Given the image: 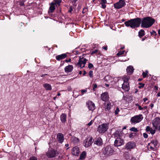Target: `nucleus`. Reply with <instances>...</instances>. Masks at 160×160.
Here are the masks:
<instances>
[{"mask_svg": "<svg viewBox=\"0 0 160 160\" xmlns=\"http://www.w3.org/2000/svg\"><path fill=\"white\" fill-rule=\"evenodd\" d=\"M72 9L71 8H69V10L68 11V12H71L72 11Z\"/></svg>", "mask_w": 160, "mask_h": 160, "instance_id": "nucleus-52", "label": "nucleus"}, {"mask_svg": "<svg viewBox=\"0 0 160 160\" xmlns=\"http://www.w3.org/2000/svg\"><path fill=\"white\" fill-rule=\"evenodd\" d=\"M65 146L66 147H68V148H66V150H68L69 148V144H66L65 145Z\"/></svg>", "mask_w": 160, "mask_h": 160, "instance_id": "nucleus-46", "label": "nucleus"}, {"mask_svg": "<svg viewBox=\"0 0 160 160\" xmlns=\"http://www.w3.org/2000/svg\"><path fill=\"white\" fill-rule=\"evenodd\" d=\"M65 61L66 62H69L71 61V59L70 58L68 60L66 59Z\"/></svg>", "mask_w": 160, "mask_h": 160, "instance_id": "nucleus-50", "label": "nucleus"}, {"mask_svg": "<svg viewBox=\"0 0 160 160\" xmlns=\"http://www.w3.org/2000/svg\"><path fill=\"white\" fill-rule=\"evenodd\" d=\"M43 87L47 90H52L51 85L48 83H45L43 85Z\"/></svg>", "mask_w": 160, "mask_h": 160, "instance_id": "nucleus-27", "label": "nucleus"}, {"mask_svg": "<svg viewBox=\"0 0 160 160\" xmlns=\"http://www.w3.org/2000/svg\"><path fill=\"white\" fill-rule=\"evenodd\" d=\"M57 139L59 143H62L64 139L63 134L61 133H58L57 136Z\"/></svg>", "mask_w": 160, "mask_h": 160, "instance_id": "nucleus-14", "label": "nucleus"}, {"mask_svg": "<svg viewBox=\"0 0 160 160\" xmlns=\"http://www.w3.org/2000/svg\"><path fill=\"white\" fill-rule=\"evenodd\" d=\"M93 91H95V89L97 88V85L96 84H93Z\"/></svg>", "mask_w": 160, "mask_h": 160, "instance_id": "nucleus-38", "label": "nucleus"}, {"mask_svg": "<svg viewBox=\"0 0 160 160\" xmlns=\"http://www.w3.org/2000/svg\"><path fill=\"white\" fill-rule=\"evenodd\" d=\"M142 75H143V78H145L147 76V73L145 72H142Z\"/></svg>", "mask_w": 160, "mask_h": 160, "instance_id": "nucleus-41", "label": "nucleus"}, {"mask_svg": "<svg viewBox=\"0 0 160 160\" xmlns=\"http://www.w3.org/2000/svg\"><path fill=\"white\" fill-rule=\"evenodd\" d=\"M126 5L125 0H119L118 2L114 4V7L116 9H120Z\"/></svg>", "mask_w": 160, "mask_h": 160, "instance_id": "nucleus-8", "label": "nucleus"}, {"mask_svg": "<svg viewBox=\"0 0 160 160\" xmlns=\"http://www.w3.org/2000/svg\"><path fill=\"white\" fill-rule=\"evenodd\" d=\"M124 141L122 139L117 138L115 141L114 145L116 147L121 146L124 144Z\"/></svg>", "mask_w": 160, "mask_h": 160, "instance_id": "nucleus-13", "label": "nucleus"}, {"mask_svg": "<svg viewBox=\"0 0 160 160\" xmlns=\"http://www.w3.org/2000/svg\"><path fill=\"white\" fill-rule=\"evenodd\" d=\"M148 135L147 133H143V136L145 138H148Z\"/></svg>", "mask_w": 160, "mask_h": 160, "instance_id": "nucleus-44", "label": "nucleus"}, {"mask_svg": "<svg viewBox=\"0 0 160 160\" xmlns=\"http://www.w3.org/2000/svg\"><path fill=\"white\" fill-rule=\"evenodd\" d=\"M147 108V106H145L143 108V110H145V109H146Z\"/></svg>", "mask_w": 160, "mask_h": 160, "instance_id": "nucleus-58", "label": "nucleus"}, {"mask_svg": "<svg viewBox=\"0 0 160 160\" xmlns=\"http://www.w3.org/2000/svg\"><path fill=\"white\" fill-rule=\"evenodd\" d=\"M150 106L151 108H152L154 106V104L153 103H151L150 104Z\"/></svg>", "mask_w": 160, "mask_h": 160, "instance_id": "nucleus-56", "label": "nucleus"}, {"mask_svg": "<svg viewBox=\"0 0 160 160\" xmlns=\"http://www.w3.org/2000/svg\"><path fill=\"white\" fill-rule=\"evenodd\" d=\"M89 75L90 78H92L93 76V71H90L89 72Z\"/></svg>", "mask_w": 160, "mask_h": 160, "instance_id": "nucleus-36", "label": "nucleus"}, {"mask_svg": "<svg viewBox=\"0 0 160 160\" xmlns=\"http://www.w3.org/2000/svg\"><path fill=\"white\" fill-rule=\"evenodd\" d=\"M147 100H148V99L146 98H144L143 99V100L144 102H146Z\"/></svg>", "mask_w": 160, "mask_h": 160, "instance_id": "nucleus-55", "label": "nucleus"}, {"mask_svg": "<svg viewBox=\"0 0 160 160\" xmlns=\"http://www.w3.org/2000/svg\"><path fill=\"white\" fill-rule=\"evenodd\" d=\"M60 120L63 123H65L66 121L67 115L65 113H62L60 116Z\"/></svg>", "mask_w": 160, "mask_h": 160, "instance_id": "nucleus-24", "label": "nucleus"}, {"mask_svg": "<svg viewBox=\"0 0 160 160\" xmlns=\"http://www.w3.org/2000/svg\"><path fill=\"white\" fill-rule=\"evenodd\" d=\"M139 84L140 85V86L139 87V88L144 87L145 85L144 84L142 83H140Z\"/></svg>", "mask_w": 160, "mask_h": 160, "instance_id": "nucleus-42", "label": "nucleus"}, {"mask_svg": "<svg viewBox=\"0 0 160 160\" xmlns=\"http://www.w3.org/2000/svg\"><path fill=\"white\" fill-rule=\"evenodd\" d=\"M92 121H91L90 122H89L88 124V126H91L92 124Z\"/></svg>", "mask_w": 160, "mask_h": 160, "instance_id": "nucleus-47", "label": "nucleus"}, {"mask_svg": "<svg viewBox=\"0 0 160 160\" xmlns=\"http://www.w3.org/2000/svg\"><path fill=\"white\" fill-rule=\"evenodd\" d=\"M145 38H142V41H144L145 40Z\"/></svg>", "mask_w": 160, "mask_h": 160, "instance_id": "nucleus-61", "label": "nucleus"}, {"mask_svg": "<svg viewBox=\"0 0 160 160\" xmlns=\"http://www.w3.org/2000/svg\"><path fill=\"white\" fill-rule=\"evenodd\" d=\"M87 60L84 58L79 57V59L78 62L77 63V65L80 67L81 68H82L85 66Z\"/></svg>", "mask_w": 160, "mask_h": 160, "instance_id": "nucleus-10", "label": "nucleus"}, {"mask_svg": "<svg viewBox=\"0 0 160 160\" xmlns=\"http://www.w3.org/2000/svg\"><path fill=\"white\" fill-rule=\"evenodd\" d=\"M73 69V67L72 65H68L65 68V71L66 72H70Z\"/></svg>", "mask_w": 160, "mask_h": 160, "instance_id": "nucleus-25", "label": "nucleus"}, {"mask_svg": "<svg viewBox=\"0 0 160 160\" xmlns=\"http://www.w3.org/2000/svg\"><path fill=\"white\" fill-rule=\"evenodd\" d=\"M129 78L128 77H125L123 78L122 80L123 81V82H128V81L129 80Z\"/></svg>", "mask_w": 160, "mask_h": 160, "instance_id": "nucleus-31", "label": "nucleus"}, {"mask_svg": "<svg viewBox=\"0 0 160 160\" xmlns=\"http://www.w3.org/2000/svg\"><path fill=\"white\" fill-rule=\"evenodd\" d=\"M98 52V50H97V49L95 50L92 51H91V54L92 55L93 54H94L97 53Z\"/></svg>", "mask_w": 160, "mask_h": 160, "instance_id": "nucleus-34", "label": "nucleus"}, {"mask_svg": "<svg viewBox=\"0 0 160 160\" xmlns=\"http://www.w3.org/2000/svg\"><path fill=\"white\" fill-rule=\"evenodd\" d=\"M61 2V1L60 0H55V3L56 4H58L59 5L60 3Z\"/></svg>", "mask_w": 160, "mask_h": 160, "instance_id": "nucleus-35", "label": "nucleus"}, {"mask_svg": "<svg viewBox=\"0 0 160 160\" xmlns=\"http://www.w3.org/2000/svg\"><path fill=\"white\" fill-rule=\"evenodd\" d=\"M79 142V139L76 137H72L71 138V142L74 145L78 144Z\"/></svg>", "mask_w": 160, "mask_h": 160, "instance_id": "nucleus-20", "label": "nucleus"}, {"mask_svg": "<svg viewBox=\"0 0 160 160\" xmlns=\"http://www.w3.org/2000/svg\"><path fill=\"white\" fill-rule=\"evenodd\" d=\"M150 33L152 35L156 34V32L154 31H152V32H151Z\"/></svg>", "mask_w": 160, "mask_h": 160, "instance_id": "nucleus-48", "label": "nucleus"}, {"mask_svg": "<svg viewBox=\"0 0 160 160\" xmlns=\"http://www.w3.org/2000/svg\"><path fill=\"white\" fill-rule=\"evenodd\" d=\"M158 34L159 35H160V29H159V30H158Z\"/></svg>", "mask_w": 160, "mask_h": 160, "instance_id": "nucleus-60", "label": "nucleus"}, {"mask_svg": "<svg viewBox=\"0 0 160 160\" xmlns=\"http://www.w3.org/2000/svg\"><path fill=\"white\" fill-rule=\"evenodd\" d=\"M124 51H120L118 52V53L117 54V55L119 56L120 55H122L123 54L124 52Z\"/></svg>", "mask_w": 160, "mask_h": 160, "instance_id": "nucleus-33", "label": "nucleus"}, {"mask_svg": "<svg viewBox=\"0 0 160 160\" xmlns=\"http://www.w3.org/2000/svg\"><path fill=\"white\" fill-rule=\"evenodd\" d=\"M86 104L89 110L93 111L95 109V104L93 102L91 101H88L87 102Z\"/></svg>", "mask_w": 160, "mask_h": 160, "instance_id": "nucleus-15", "label": "nucleus"}, {"mask_svg": "<svg viewBox=\"0 0 160 160\" xmlns=\"http://www.w3.org/2000/svg\"><path fill=\"white\" fill-rule=\"evenodd\" d=\"M86 73H87L85 71H83V76H85V75H86Z\"/></svg>", "mask_w": 160, "mask_h": 160, "instance_id": "nucleus-54", "label": "nucleus"}, {"mask_svg": "<svg viewBox=\"0 0 160 160\" xmlns=\"http://www.w3.org/2000/svg\"><path fill=\"white\" fill-rule=\"evenodd\" d=\"M67 56L66 54H62L57 56L56 57V59L58 61H60L66 58Z\"/></svg>", "mask_w": 160, "mask_h": 160, "instance_id": "nucleus-22", "label": "nucleus"}, {"mask_svg": "<svg viewBox=\"0 0 160 160\" xmlns=\"http://www.w3.org/2000/svg\"><path fill=\"white\" fill-rule=\"evenodd\" d=\"M101 99L104 101H106L108 100V95L107 92H104L102 93L101 95Z\"/></svg>", "mask_w": 160, "mask_h": 160, "instance_id": "nucleus-19", "label": "nucleus"}, {"mask_svg": "<svg viewBox=\"0 0 160 160\" xmlns=\"http://www.w3.org/2000/svg\"><path fill=\"white\" fill-rule=\"evenodd\" d=\"M138 109L140 110H143V108L141 106H138Z\"/></svg>", "mask_w": 160, "mask_h": 160, "instance_id": "nucleus-49", "label": "nucleus"}, {"mask_svg": "<svg viewBox=\"0 0 160 160\" xmlns=\"http://www.w3.org/2000/svg\"><path fill=\"white\" fill-rule=\"evenodd\" d=\"M101 2L100 3L101 4H102V3L105 4L107 3V1L106 0H101Z\"/></svg>", "mask_w": 160, "mask_h": 160, "instance_id": "nucleus-43", "label": "nucleus"}, {"mask_svg": "<svg viewBox=\"0 0 160 160\" xmlns=\"http://www.w3.org/2000/svg\"><path fill=\"white\" fill-rule=\"evenodd\" d=\"M56 6V5L55 4V3H54L53 2H52L51 3L49 8L48 12L52 13L53 12L55 9Z\"/></svg>", "mask_w": 160, "mask_h": 160, "instance_id": "nucleus-21", "label": "nucleus"}, {"mask_svg": "<svg viewBox=\"0 0 160 160\" xmlns=\"http://www.w3.org/2000/svg\"><path fill=\"white\" fill-rule=\"evenodd\" d=\"M111 104L110 102H108L105 108V110L106 111H109L111 108Z\"/></svg>", "mask_w": 160, "mask_h": 160, "instance_id": "nucleus-28", "label": "nucleus"}, {"mask_svg": "<svg viewBox=\"0 0 160 160\" xmlns=\"http://www.w3.org/2000/svg\"><path fill=\"white\" fill-rule=\"evenodd\" d=\"M93 140L92 138H88L84 141V146L86 148L88 147L92 144Z\"/></svg>", "mask_w": 160, "mask_h": 160, "instance_id": "nucleus-11", "label": "nucleus"}, {"mask_svg": "<svg viewBox=\"0 0 160 160\" xmlns=\"http://www.w3.org/2000/svg\"><path fill=\"white\" fill-rule=\"evenodd\" d=\"M108 128V124L104 123L98 127V131L99 133H103L107 131Z\"/></svg>", "mask_w": 160, "mask_h": 160, "instance_id": "nucleus-7", "label": "nucleus"}, {"mask_svg": "<svg viewBox=\"0 0 160 160\" xmlns=\"http://www.w3.org/2000/svg\"><path fill=\"white\" fill-rule=\"evenodd\" d=\"M93 64L91 63H89L88 64V67L89 69H91L93 67Z\"/></svg>", "mask_w": 160, "mask_h": 160, "instance_id": "nucleus-39", "label": "nucleus"}, {"mask_svg": "<svg viewBox=\"0 0 160 160\" xmlns=\"http://www.w3.org/2000/svg\"><path fill=\"white\" fill-rule=\"evenodd\" d=\"M141 22V18H138L125 22L124 24L127 27H130L132 28H135L139 27Z\"/></svg>", "mask_w": 160, "mask_h": 160, "instance_id": "nucleus-1", "label": "nucleus"}, {"mask_svg": "<svg viewBox=\"0 0 160 160\" xmlns=\"http://www.w3.org/2000/svg\"><path fill=\"white\" fill-rule=\"evenodd\" d=\"M143 118V116L142 114L135 115L131 118L130 122L132 123L135 124L140 122Z\"/></svg>", "mask_w": 160, "mask_h": 160, "instance_id": "nucleus-5", "label": "nucleus"}, {"mask_svg": "<svg viewBox=\"0 0 160 160\" xmlns=\"http://www.w3.org/2000/svg\"><path fill=\"white\" fill-rule=\"evenodd\" d=\"M48 74H42L41 75V77H43L44 76H48Z\"/></svg>", "mask_w": 160, "mask_h": 160, "instance_id": "nucleus-51", "label": "nucleus"}, {"mask_svg": "<svg viewBox=\"0 0 160 160\" xmlns=\"http://www.w3.org/2000/svg\"><path fill=\"white\" fill-rule=\"evenodd\" d=\"M127 72L129 75H131L133 72L134 69L133 67L131 66H129L127 68Z\"/></svg>", "mask_w": 160, "mask_h": 160, "instance_id": "nucleus-23", "label": "nucleus"}, {"mask_svg": "<svg viewBox=\"0 0 160 160\" xmlns=\"http://www.w3.org/2000/svg\"><path fill=\"white\" fill-rule=\"evenodd\" d=\"M145 35L144 31L142 30L141 29L138 32V36L140 38H141L142 36Z\"/></svg>", "mask_w": 160, "mask_h": 160, "instance_id": "nucleus-30", "label": "nucleus"}, {"mask_svg": "<svg viewBox=\"0 0 160 160\" xmlns=\"http://www.w3.org/2000/svg\"><path fill=\"white\" fill-rule=\"evenodd\" d=\"M87 92V89H86L84 90L82 89L81 90V95H83L84 94V93L86 92Z\"/></svg>", "mask_w": 160, "mask_h": 160, "instance_id": "nucleus-37", "label": "nucleus"}, {"mask_svg": "<svg viewBox=\"0 0 160 160\" xmlns=\"http://www.w3.org/2000/svg\"><path fill=\"white\" fill-rule=\"evenodd\" d=\"M135 147V144L133 142H128L126 145V148L127 149H130L134 148Z\"/></svg>", "mask_w": 160, "mask_h": 160, "instance_id": "nucleus-16", "label": "nucleus"}, {"mask_svg": "<svg viewBox=\"0 0 160 160\" xmlns=\"http://www.w3.org/2000/svg\"><path fill=\"white\" fill-rule=\"evenodd\" d=\"M94 143L98 146H101L103 144L102 140L101 138L98 137L95 140Z\"/></svg>", "mask_w": 160, "mask_h": 160, "instance_id": "nucleus-18", "label": "nucleus"}, {"mask_svg": "<svg viewBox=\"0 0 160 160\" xmlns=\"http://www.w3.org/2000/svg\"><path fill=\"white\" fill-rule=\"evenodd\" d=\"M154 88H156V89L157 90H158V87H157L156 86H154Z\"/></svg>", "mask_w": 160, "mask_h": 160, "instance_id": "nucleus-59", "label": "nucleus"}, {"mask_svg": "<svg viewBox=\"0 0 160 160\" xmlns=\"http://www.w3.org/2000/svg\"><path fill=\"white\" fill-rule=\"evenodd\" d=\"M146 130L147 132H150V133L152 135L154 134L156 132L155 130L152 129V128L149 126H148L146 127Z\"/></svg>", "mask_w": 160, "mask_h": 160, "instance_id": "nucleus-26", "label": "nucleus"}, {"mask_svg": "<svg viewBox=\"0 0 160 160\" xmlns=\"http://www.w3.org/2000/svg\"><path fill=\"white\" fill-rule=\"evenodd\" d=\"M157 96L158 97H160V92L157 94Z\"/></svg>", "mask_w": 160, "mask_h": 160, "instance_id": "nucleus-57", "label": "nucleus"}, {"mask_svg": "<svg viewBox=\"0 0 160 160\" xmlns=\"http://www.w3.org/2000/svg\"><path fill=\"white\" fill-rule=\"evenodd\" d=\"M82 74V72L81 71H80L79 72V74L80 75H81Z\"/></svg>", "mask_w": 160, "mask_h": 160, "instance_id": "nucleus-63", "label": "nucleus"}, {"mask_svg": "<svg viewBox=\"0 0 160 160\" xmlns=\"http://www.w3.org/2000/svg\"><path fill=\"white\" fill-rule=\"evenodd\" d=\"M130 130L135 132H137L138 131V129L135 127H132L130 128Z\"/></svg>", "mask_w": 160, "mask_h": 160, "instance_id": "nucleus-32", "label": "nucleus"}, {"mask_svg": "<svg viewBox=\"0 0 160 160\" xmlns=\"http://www.w3.org/2000/svg\"><path fill=\"white\" fill-rule=\"evenodd\" d=\"M119 111V109L118 108H117L115 111V114L116 115L118 114Z\"/></svg>", "mask_w": 160, "mask_h": 160, "instance_id": "nucleus-40", "label": "nucleus"}, {"mask_svg": "<svg viewBox=\"0 0 160 160\" xmlns=\"http://www.w3.org/2000/svg\"><path fill=\"white\" fill-rule=\"evenodd\" d=\"M105 4L102 3V8H105L106 7V5Z\"/></svg>", "mask_w": 160, "mask_h": 160, "instance_id": "nucleus-45", "label": "nucleus"}, {"mask_svg": "<svg viewBox=\"0 0 160 160\" xmlns=\"http://www.w3.org/2000/svg\"><path fill=\"white\" fill-rule=\"evenodd\" d=\"M60 94H60V93H58V95H58V96H60Z\"/></svg>", "mask_w": 160, "mask_h": 160, "instance_id": "nucleus-64", "label": "nucleus"}, {"mask_svg": "<svg viewBox=\"0 0 160 160\" xmlns=\"http://www.w3.org/2000/svg\"><path fill=\"white\" fill-rule=\"evenodd\" d=\"M114 152L113 147L108 145L103 150V153L106 157L112 155Z\"/></svg>", "mask_w": 160, "mask_h": 160, "instance_id": "nucleus-4", "label": "nucleus"}, {"mask_svg": "<svg viewBox=\"0 0 160 160\" xmlns=\"http://www.w3.org/2000/svg\"><path fill=\"white\" fill-rule=\"evenodd\" d=\"M158 145V142L156 139L152 140L147 145V148L149 151H155L157 148Z\"/></svg>", "mask_w": 160, "mask_h": 160, "instance_id": "nucleus-3", "label": "nucleus"}, {"mask_svg": "<svg viewBox=\"0 0 160 160\" xmlns=\"http://www.w3.org/2000/svg\"><path fill=\"white\" fill-rule=\"evenodd\" d=\"M122 88L125 91H128L130 89L129 83L126 82H123L122 84Z\"/></svg>", "mask_w": 160, "mask_h": 160, "instance_id": "nucleus-17", "label": "nucleus"}, {"mask_svg": "<svg viewBox=\"0 0 160 160\" xmlns=\"http://www.w3.org/2000/svg\"><path fill=\"white\" fill-rule=\"evenodd\" d=\"M152 123L154 128L160 131V118H156L153 120Z\"/></svg>", "mask_w": 160, "mask_h": 160, "instance_id": "nucleus-6", "label": "nucleus"}, {"mask_svg": "<svg viewBox=\"0 0 160 160\" xmlns=\"http://www.w3.org/2000/svg\"><path fill=\"white\" fill-rule=\"evenodd\" d=\"M132 160H136L135 158H132Z\"/></svg>", "mask_w": 160, "mask_h": 160, "instance_id": "nucleus-62", "label": "nucleus"}, {"mask_svg": "<svg viewBox=\"0 0 160 160\" xmlns=\"http://www.w3.org/2000/svg\"><path fill=\"white\" fill-rule=\"evenodd\" d=\"M103 48L105 49V50H107V47H102Z\"/></svg>", "mask_w": 160, "mask_h": 160, "instance_id": "nucleus-53", "label": "nucleus"}, {"mask_svg": "<svg viewBox=\"0 0 160 160\" xmlns=\"http://www.w3.org/2000/svg\"><path fill=\"white\" fill-rule=\"evenodd\" d=\"M155 22V19L150 17L144 18L141 20V27L146 28H149Z\"/></svg>", "mask_w": 160, "mask_h": 160, "instance_id": "nucleus-2", "label": "nucleus"}, {"mask_svg": "<svg viewBox=\"0 0 160 160\" xmlns=\"http://www.w3.org/2000/svg\"><path fill=\"white\" fill-rule=\"evenodd\" d=\"M86 153L85 151L83 152L80 155V159L82 160L84 159L86 157Z\"/></svg>", "mask_w": 160, "mask_h": 160, "instance_id": "nucleus-29", "label": "nucleus"}, {"mask_svg": "<svg viewBox=\"0 0 160 160\" xmlns=\"http://www.w3.org/2000/svg\"><path fill=\"white\" fill-rule=\"evenodd\" d=\"M58 154V151L54 149H51L48 151L47 153V156L49 158L55 157Z\"/></svg>", "mask_w": 160, "mask_h": 160, "instance_id": "nucleus-9", "label": "nucleus"}, {"mask_svg": "<svg viewBox=\"0 0 160 160\" xmlns=\"http://www.w3.org/2000/svg\"><path fill=\"white\" fill-rule=\"evenodd\" d=\"M80 153L79 148L77 146H75L72 149L71 153L74 156H78Z\"/></svg>", "mask_w": 160, "mask_h": 160, "instance_id": "nucleus-12", "label": "nucleus"}]
</instances>
